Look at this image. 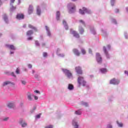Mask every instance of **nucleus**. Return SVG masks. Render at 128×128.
<instances>
[{
	"label": "nucleus",
	"mask_w": 128,
	"mask_h": 128,
	"mask_svg": "<svg viewBox=\"0 0 128 128\" xmlns=\"http://www.w3.org/2000/svg\"><path fill=\"white\" fill-rule=\"evenodd\" d=\"M78 82L79 86H84L86 84V82L84 81V77L82 76H79L78 78Z\"/></svg>",
	"instance_id": "obj_1"
},
{
	"label": "nucleus",
	"mask_w": 128,
	"mask_h": 128,
	"mask_svg": "<svg viewBox=\"0 0 128 128\" xmlns=\"http://www.w3.org/2000/svg\"><path fill=\"white\" fill-rule=\"evenodd\" d=\"M79 12L81 14H84V12H87V14H90V10H88L85 7H83L82 10V9L79 10Z\"/></svg>",
	"instance_id": "obj_2"
},
{
	"label": "nucleus",
	"mask_w": 128,
	"mask_h": 128,
	"mask_svg": "<svg viewBox=\"0 0 128 128\" xmlns=\"http://www.w3.org/2000/svg\"><path fill=\"white\" fill-rule=\"evenodd\" d=\"M66 74V76L68 78H72V74L70 70H66V69H64L62 70Z\"/></svg>",
	"instance_id": "obj_3"
},
{
	"label": "nucleus",
	"mask_w": 128,
	"mask_h": 128,
	"mask_svg": "<svg viewBox=\"0 0 128 128\" xmlns=\"http://www.w3.org/2000/svg\"><path fill=\"white\" fill-rule=\"evenodd\" d=\"M96 59L98 64H102V56H100V53L96 54Z\"/></svg>",
	"instance_id": "obj_4"
},
{
	"label": "nucleus",
	"mask_w": 128,
	"mask_h": 128,
	"mask_svg": "<svg viewBox=\"0 0 128 128\" xmlns=\"http://www.w3.org/2000/svg\"><path fill=\"white\" fill-rule=\"evenodd\" d=\"M75 70L78 74H82V67L78 66L75 68Z\"/></svg>",
	"instance_id": "obj_5"
},
{
	"label": "nucleus",
	"mask_w": 128,
	"mask_h": 128,
	"mask_svg": "<svg viewBox=\"0 0 128 128\" xmlns=\"http://www.w3.org/2000/svg\"><path fill=\"white\" fill-rule=\"evenodd\" d=\"M110 84H120V80L114 78L110 80Z\"/></svg>",
	"instance_id": "obj_6"
},
{
	"label": "nucleus",
	"mask_w": 128,
	"mask_h": 128,
	"mask_svg": "<svg viewBox=\"0 0 128 128\" xmlns=\"http://www.w3.org/2000/svg\"><path fill=\"white\" fill-rule=\"evenodd\" d=\"M70 33L73 35L74 36V38H80V34H78V32L76 31L71 30Z\"/></svg>",
	"instance_id": "obj_7"
},
{
	"label": "nucleus",
	"mask_w": 128,
	"mask_h": 128,
	"mask_svg": "<svg viewBox=\"0 0 128 128\" xmlns=\"http://www.w3.org/2000/svg\"><path fill=\"white\" fill-rule=\"evenodd\" d=\"M18 20H24V15L22 14H18L16 16Z\"/></svg>",
	"instance_id": "obj_8"
},
{
	"label": "nucleus",
	"mask_w": 128,
	"mask_h": 128,
	"mask_svg": "<svg viewBox=\"0 0 128 128\" xmlns=\"http://www.w3.org/2000/svg\"><path fill=\"white\" fill-rule=\"evenodd\" d=\"M27 96H28V100H32V96H34V94H30V92H28L27 93Z\"/></svg>",
	"instance_id": "obj_9"
},
{
	"label": "nucleus",
	"mask_w": 128,
	"mask_h": 128,
	"mask_svg": "<svg viewBox=\"0 0 128 128\" xmlns=\"http://www.w3.org/2000/svg\"><path fill=\"white\" fill-rule=\"evenodd\" d=\"M73 52L74 54H76L78 56H79L80 55V52H78V49H74Z\"/></svg>",
	"instance_id": "obj_10"
},
{
	"label": "nucleus",
	"mask_w": 128,
	"mask_h": 128,
	"mask_svg": "<svg viewBox=\"0 0 128 128\" xmlns=\"http://www.w3.org/2000/svg\"><path fill=\"white\" fill-rule=\"evenodd\" d=\"M6 46L7 48H8L10 50H16V47L14 45H9V44H6Z\"/></svg>",
	"instance_id": "obj_11"
},
{
	"label": "nucleus",
	"mask_w": 128,
	"mask_h": 128,
	"mask_svg": "<svg viewBox=\"0 0 128 128\" xmlns=\"http://www.w3.org/2000/svg\"><path fill=\"white\" fill-rule=\"evenodd\" d=\"M28 14H32V6L30 5L28 10Z\"/></svg>",
	"instance_id": "obj_12"
},
{
	"label": "nucleus",
	"mask_w": 128,
	"mask_h": 128,
	"mask_svg": "<svg viewBox=\"0 0 128 128\" xmlns=\"http://www.w3.org/2000/svg\"><path fill=\"white\" fill-rule=\"evenodd\" d=\"M20 124L22 125V128H26V126H28V124H26V122L21 120L20 122Z\"/></svg>",
	"instance_id": "obj_13"
},
{
	"label": "nucleus",
	"mask_w": 128,
	"mask_h": 128,
	"mask_svg": "<svg viewBox=\"0 0 128 128\" xmlns=\"http://www.w3.org/2000/svg\"><path fill=\"white\" fill-rule=\"evenodd\" d=\"M42 12V11H40V6H38L36 8V14L38 16H40V14Z\"/></svg>",
	"instance_id": "obj_14"
},
{
	"label": "nucleus",
	"mask_w": 128,
	"mask_h": 128,
	"mask_svg": "<svg viewBox=\"0 0 128 128\" xmlns=\"http://www.w3.org/2000/svg\"><path fill=\"white\" fill-rule=\"evenodd\" d=\"M78 32L80 34H82L84 32V28L80 26L79 27V28H78Z\"/></svg>",
	"instance_id": "obj_15"
},
{
	"label": "nucleus",
	"mask_w": 128,
	"mask_h": 128,
	"mask_svg": "<svg viewBox=\"0 0 128 128\" xmlns=\"http://www.w3.org/2000/svg\"><path fill=\"white\" fill-rule=\"evenodd\" d=\"M28 28H32V30H36V32H38L36 28L30 24L28 25Z\"/></svg>",
	"instance_id": "obj_16"
},
{
	"label": "nucleus",
	"mask_w": 128,
	"mask_h": 128,
	"mask_svg": "<svg viewBox=\"0 0 128 128\" xmlns=\"http://www.w3.org/2000/svg\"><path fill=\"white\" fill-rule=\"evenodd\" d=\"M72 124L74 126L75 128H78V122H76L74 120H73Z\"/></svg>",
	"instance_id": "obj_17"
},
{
	"label": "nucleus",
	"mask_w": 128,
	"mask_h": 128,
	"mask_svg": "<svg viewBox=\"0 0 128 128\" xmlns=\"http://www.w3.org/2000/svg\"><path fill=\"white\" fill-rule=\"evenodd\" d=\"M32 34H34V32L32 30H30L26 32V36H32Z\"/></svg>",
	"instance_id": "obj_18"
},
{
	"label": "nucleus",
	"mask_w": 128,
	"mask_h": 128,
	"mask_svg": "<svg viewBox=\"0 0 128 128\" xmlns=\"http://www.w3.org/2000/svg\"><path fill=\"white\" fill-rule=\"evenodd\" d=\"M100 70L101 72H102V74H104V73L106 72H108V70L106 68H102L100 69Z\"/></svg>",
	"instance_id": "obj_19"
},
{
	"label": "nucleus",
	"mask_w": 128,
	"mask_h": 128,
	"mask_svg": "<svg viewBox=\"0 0 128 128\" xmlns=\"http://www.w3.org/2000/svg\"><path fill=\"white\" fill-rule=\"evenodd\" d=\"M8 108H12L14 106V103H9L8 105Z\"/></svg>",
	"instance_id": "obj_20"
},
{
	"label": "nucleus",
	"mask_w": 128,
	"mask_h": 128,
	"mask_svg": "<svg viewBox=\"0 0 128 128\" xmlns=\"http://www.w3.org/2000/svg\"><path fill=\"white\" fill-rule=\"evenodd\" d=\"M60 13L59 11H58L56 12V18L58 20H60Z\"/></svg>",
	"instance_id": "obj_21"
},
{
	"label": "nucleus",
	"mask_w": 128,
	"mask_h": 128,
	"mask_svg": "<svg viewBox=\"0 0 128 128\" xmlns=\"http://www.w3.org/2000/svg\"><path fill=\"white\" fill-rule=\"evenodd\" d=\"M63 24L64 26V28L66 30H68V24H66V22L64 20H63Z\"/></svg>",
	"instance_id": "obj_22"
},
{
	"label": "nucleus",
	"mask_w": 128,
	"mask_h": 128,
	"mask_svg": "<svg viewBox=\"0 0 128 128\" xmlns=\"http://www.w3.org/2000/svg\"><path fill=\"white\" fill-rule=\"evenodd\" d=\"M68 89H69L70 90H74V85L69 84L68 86Z\"/></svg>",
	"instance_id": "obj_23"
},
{
	"label": "nucleus",
	"mask_w": 128,
	"mask_h": 128,
	"mask_svg": "<svg viewBox=\"0 0 128 128\" xmlns=\"http://www.w3.org/2000/svg\"><path fill=\"white\" fill-rule=\"evenodd\" d=\"M76 10V6H74L70 10V14H72V12H74V11L72 10Z\"/></svg>",
	"instance_id": "obj_24"
},
{
	"label": "nucleus",
	"mask_w": 128,
	"mask_h": 128,
	"mask_svg": "<svg viewBox=\"0 0 128 128\" xmlns=\"http://www.w3.org/2000/svg\"><path fill=\"white\" fill-rule=\"evenodd\" d=\"M3 18L5 22H8V16H6V14H4Z\"/></svg>",
	"instance_id": "obj_25"
},
{
	"label": "nucleus",
	"mask_w": 128,
	"mask_h": 128,
	"mask_svg": "<svg viewBox=\"0 0 128 128\" xmlns=\"http://www.w3.org/2000/svg\"><path fill=\"white\" fill-rule=\"evenodd\" d=\"M75 114H76L80 116V114H82V112H80V110H78L77 111H76Z\"/></svg>",
	"instance_id": "obj_26"
},
{
	"label": "nucleus",
	"mask_w": 128,
	"mask_h": 128,
	"mask_svg": "<svg viewBox=\"0 0 128 128\" xmlns=\"http://www.w3.org/2000/svg\"><path fill=\"white\" fill-rule=\"evenodd\" d=\"M12 82L10 81H6V82H4V86H8V84H11Z\"/></svg>",
	"instance_id": "obj_27"
},
{
	"label": "nucleus",
	"mask_w": 128,
	"mask_h": 128,
	"mask_svg": "<svg viewBox=\"0 0 128 128\" xmlns=\"http://www.w3.org/2000/svg\"><path fill=\"white\" fill-rule=\"evenodd\" d=\"M116 122L117 124H118V126H120V128H122V126H124L122 123H119L118 121H117Z\"/></svg>",
	"instance_id": "obj_28"
},
{
	"label": "nucleus",
	"mask_w": 128,
	"mask_h": 128,
	"mask_svg": "<svg viewBox=\"0 0 128 128\" xmlns=\"http://www.w3.org/2000/svg\"><path fill=\"white\" fill-rule=\"evenodd\" d=\"M81 52L82 54H86V50L84 48L81 49Z\"/></svg>",
	"instance_id": "obj_29"
},
{
	"label": "nucleus",
	"mask_w": 128,
	"mask_h": 128,
	"mask_svg": "<svg viewBox=\"0 0 128 128\" xmlns=\"http://www.w3.org/2000/svg\"><path fill=\"white\" fill-rule=\"evenodd\" d=\"M103 50H104V52L106 56H108V52H106V48L104 46L103 48Z\"/></svg>",
	"instance_id": "obj_30"
},
{
	"label": "nucleus",
	"mask_w": 128,
	"mask_h": 128,
	"mask_svg": "<svg viewBox=\"0 0 128 128\" xmlns=\"http://www.w3.org/2000/svg\"><path fill=\"white\" fill-rule=\"evenodd\" d=\"M8 118H9L8 117H6V118H4L2 119V120H3V122H6L8 120Z\"/></svg>",
	"instance_id": "obj_31"
},
{
	"label": "nucleus",
	"mask_w": 128,
	"mask_h": 128,
	"mask_svg": "<svg viewBox=\"0 0 128 128\" xmlns=\"http://www.w3.org/2000/svg\"><path fill=\"white\" fill-rule=\"evenodd\" d=\"M80 22V24H84V26H86V24L84 23V22L82 20H79Z\"/></svg>",
	"instance_id": "obj_32"
},
{
	"label": "nucleus",
	"mask_w": 128,
	"mask_h": 128,
	"mask_svg": "<svg viewBox=\"0 0 128 128\" xmlns=\"http://www.w3.org/2000/svg\"><path fill=\"white\" fill-rule=\"evenodd\" d=\"M35 44H36L37 46H40V43L38 42V41L36 40V41H35Z\"/></svg>",
	"instance_id": "obj_33"
},
{
	"label": "nucleus",
	"mask_w": 128,
	"mask_h": 128,
	"mask_svg": "<svg viewBox=\"0 0 128 128\" xmlns=\"http://www.w3.org/2000/svg\"><path fill=\"white\" fill-rule=\"evenodd\" d=\"M16 8L14 6H12V7L10 8V10L11 11L12 10H16Z\"/></svg>",
	"instance_id": "obj_34"
},
{
	"label": "nucleus",
	"mask_w": 128,
	"mask_h": 128,
	"mask_svg": "<svg viewBox=\"0 0 128 128\" xmlns=\"http://www.w3.org/2000/svg\"><path fill=\"white\" fill-rule=\"evenodd\" d=\"M82 104L84 106H88V103L86 102H82Z\"/></svg>",
	"instance_id": "obj_35"
},
{
	"label": "nucleus",
	"mask_w": 128,
	"mask_h": 128,
	"mask_svg": "<svg viewBox=\"0 0 128 128\" xmlns=\"http://www.w3.org/2000/svg\"><path fill=\"white\" fill-rule=\"evenodd\" d=\"M16 74H20V69L18 68H17L16 71Z\"/></svg>",
	"instance_id": "obj_36"
},
{
	"label": "nucleus",
	"mask_w": 128,
	"mask_h": 128,
	"mask_svg": "<svg viewBox=\"0 0 128 128\" xmlns=\"http://www.w3.org/2000/svg\"><path fill=\"white\" fill-rule=\"evenodd\" d=\"M43 56H44V58H46V57L48 56V53L44 52L43 53Z\"/></svg>",
	"instance_id": "obj_37"
},
{
	"label": "nucleus",
	"mask_w": 128,
	"mask_h": 128,
	"mask_svg": "<svg viewBox=\"0 0 128 128\" xmlns=\"http://www.w3.org/2000/svg\"><path fill=\"white\" fill-rule=\"evenodd\" d=\"M44 128H52V125H49L45 126Z\"/></svg>",
	"instance_id": "obj_38"
},
{
	"label": "nucleus",
	"mask_w": 128,
	"mask_h": 128,
	"mask_svg": "<svg viewBox=\"0 0 128 128\" xmlns=\"http://www.w3.org/2000/svg\"><path fill=\"white\" fill-rule=\"evenodd\" d=\"M21 82H22V84H24V85H25L26 84V81H24V80H22Z\"/></svg>",
	"instance_id": "obj_39"
},
{
	"label": "nucleus",
	"mask_w": 128,
	"mask_h": 128,
	"mask_svg": "<svg viewBox=\"0 0 128 128\" xmlns=\"http://www.w3.org/2000/svg\"><path fill=\"white\" fill-rule=\"evenodd\" d=\"M34 92H36V94H40V91H38V90H36Z\"/></svg>",
	"instance_id": "obj_40"
},
{
	"label": "nucleus",
	"mask_w": 128,
	"mask_h": 128,
	"mask_svg": "<svg viewBox=\"0 0 128 128\" xmlns=\"http://www.w3.org/2000/svg\"><path fill=\"white\" fill-rule=\"evenodd\" d=\"M34 98V100H38V98L36 96L33 95Z\"/></svg>",
	"instance_id": "obj_41"
},
{
	"label": "nucleus",
	"mask_w": 128,
	"mask_h": 128,
	"mask_svg": "<svg viewBox=\"0 0 128 128\" xmlns=\"http://www.w3.org/2000/svg\"><path fill=\"white\" fill-rule=\"evenodd\" d=\"M46 30H47V32H50V28H48V26H46Z\"/></svg>",
	"instance_id": "obj_42"
},
{
	"label": "nucleus",
	"mask_w": 128,
	"mask_h": 128,
	"mask_svg": "<svg viewBox=\"0 0 128 128\" xmlns=\"http://www.w3.org/2000/svg\"><path fill=\"white\" fill-rule=\"evenodd\" d=\"M47 34L48 36H50V31H48Z\"/></svg>",
	"instance_id": "obj_43"
},
{
	"label": "nucleus",
	"mask_w": 128,
	"mask_h": 128,
	"mask_svg": "<svg viewBox=\"0 0 128 128\" xmlns=\"http://www.w3.org/2000/svg\"><path fill=\"white\" fill-rule=\"evenodd\" d=\"M28 68H32V66L31 64H28Z\"/></svg>",
	"instance_id": "obj_44"
},
{
	"label": "nucleus",
	"mask_w": 128,
	"mask_h": 128,
	"mask_svg": "<svg viewBox=\"0 0 128 128\" xmlns=\"http://www.w3.org/2000/svg\"><path fill=\"white\" fill-rule=\"evenodd\" d=\"M11 76H14V78H16V75L14 74V72H12L11 73Z\"/></svg>",
	"instance_id": "obj_45"
},
{
	"label": "nucleus",
	"mask_w": 128,
	"mask_h": 128,
	"mask_svg": "<svg viewBox=\"0 0 128 128\" xmlns=\"http://www.w3.org/2000/svg\"><path fill=\"white\" fill-rule=\"evenodd\" d=\"M114 0H111V4L112 6H114Z\"/></svg>",
	"instance_id": "obj_46"
},
{
	"label": "nucleus",
	"mask_w": 128,
	"mask_h": 128,
	"mask_svg": "<svg viewBox=\"0 0 128 128\" xmlns=\"http://www.w3.org/2000/svg\"><path fill=\"white\" fill-rule=\"evenodd\" d=\"M36 118H40V114H38L36 116Z\"/></svg>",
	"instance_id": "obj_47"
},
{
	"label": "nucleus",
	"mask_w": 128,
	"mask_h": 128,
	"mask_svg": "<svg viewBox=\"0 0 128 128\" xmlns=\"http://www.w3.org/2000/svg\"><path fill=\"white\" fill-rule=\"evenodd\" d=\"M28 40H32V37H29L28 38Z\"/></svg>",
	"instance_id": "obj_48"
},
{
	"label": "nucleus",
	"mask_w": 128,
	"mask_h": 128,
	"mask_svg": "<svg viewBox=\"0 0 128 128\" xmlns=\"http://www.w3.org/2000/svg\"><path fill=\"white\" fill-rule=\"evenodd\" d=\"M10 2L12 4H14V2H16V0H10Z\"/></svg>",
	"instance_id": "obj_49"
},
{
	"label": "nucleus",
	"mask_w": 128,
	"mask_h": 128,
	"mask_svg": "<svg viewBox=\"0 0 128 128\" xmlns=\"http://www.w3.org/2000/svg\"><path fill=\"white\" fill-rule=\"evenodd\" d=\"M115 12H118V9H116Z\"/></svg>",
	"instance_id": "obj_50"
},
{
	"label": "nucleus",
	"mask_w": 128,
	"mask_h": 128,
	"mask_svg": "<svg viewBox=\"0 0 128 128\" xmlns=\"http://www.w3.org/2000/svg\"><path fill=\"white\" fill-rule=\"evenodd\" d=\"M88 52H89L90 54H92V50L91 49H89Z\"/></svg>",
	"instance_id": "obj_51"
},
{
	"label": "nucleus",
	"mask_w": 128,
	"mask_h": 128,
	"mask_svg": "<svg viewBox=\"0 0 128 128\" xmlns=\"http://www.w3.org/2000/svg\"><path fill=\"white\" fill-rule=\"evenodd\" d=\"M23 28H26V24H24V25L23 26Z\"/></svg>",
	"instance_id": "obj_52"
},
{
	"label": "nucleus",
	"mask_w": 128,
	"mask_h": 128,
	"mask_svg": "<svg viewBox=\"0 0 128 128\" xmlns=\"http://www.w3.org/2000/svg\"><path fill=\"white\" fill-rule=\"evenodd\" d=\"M46 46V44H44V43L42 44V46Z\"/></svg>",
	"instance_id": "obj_53"
},
{
	"label": "nucleus",
	"mask_w": 128,
	"mask_h": 128,
	"mask_svg": "<svg viewBox=\"0 0 128 128\" xmlns=\"http://www.w3.org/2000/svg\"><path fill=\"white\" fill-rule=\"evenodd\" d=\"M32 74H34V70H32Z\"/></svg>",
	"instance_id": "obj_54"
},
{
	"label": "nucleus",
	"mask_w": 128,
	"mask_h": 128,
	"mask_svg": "<svg viewBox=\"0 0 128 128\" xmlns=\"http://www.w3.org/2000/svg\"><path fill=\"white\" fill-rule=\"evenodd\" d=\"M108 128H112V126L110 125L108 126Z\"/></svg>",
	"instance_id": "obj_55"
},
{
	"label": "nucleus",
	"mask_w": 128,
	"mask_h": 128,
	"mask_svg": "<svg viewBox=\"0 0 128 128\" xmlns=\"http://www.w3.org/2000/svg\"><path fill=\"white\" fill-rule=\"evenodd\" d=\"M2 4V0H0V6Z\"/></svg>",
	"instance_id": "obj_56"
},
{
	"label": "nucleus",
	"mask_w": 128,
	"mask_h": 128,
	"mask_svg": "<svg viewBox=\"0 0 128 128\" xmlns=\"http://www.w3.org/2000/svg\"><path fill=\"white\" fill-rule=\"evenodd\" d=\"M10 54H14V52H10Z\"/></svg>",
	"instance_id": "obj_57"
},
{
	"label": "nucleus",
	"mask_w": 128,
	"mask_h": 128,
	"mask_svg": "<svg viewBox=\"0 0 128 128\" xmlns=\"http://www.w3.org/2000/svg\"><path fill=\"white\" fill-rule=\"evenodd\" d=\"M0 36H2V34H0Z\"/></svg>",
	"instance_id": "obj_58"
}]
</instances>
